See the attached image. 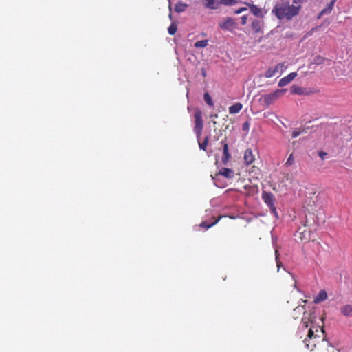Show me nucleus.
<instances>
[{"label":"nucleus","instance_id":"4","mask_svg":"<svg viewBox=\"0 0 352 352\" xmlns=\"http://www.w3.org/2000/svg\"><path fill=\"white\" fill-rule=\"evenodd\" d=\"M319 337V336L314 334L313 327H311L308 331L307 338L303 340L305 346L307 349L312 351L314 349V347L316 346L315 340Z\"/></svg>","mask_w":352,"mask_h":352},{"label":"nucleus","instance_id":"14","mask_svg":"<svg viewBox=\"0 0 352 352\" xmlns=\"http://www.w3.org/2000/svg\"><path fill=\"white\" fill-rule=\"evenodd\" d=\"M290 91L292 94H298V95H306L308 94L305 88L300 87L298 85H293L290 87Z\"/></svg>","mask_w":352,"mask_h":352},{"label":"nucleus","instance_id":"40","mask_svg":"<svg viewBox=\"0 0 352 352\" xmlns=\"http://www.w3.org/2000/svg\"><path fill=\"white\" fill-rule=\"evenodd\" d=\"M326 155V153H322V152H321V153H320V156L321 157H322V156H324V155Z\"/></svg>","mask_w":352,"mask_h":352},{"label":"nucleus","instance_id":"9","mask_svg":"<svg viewBox=\"0 0 352 352\" xmlns=\"http://www.w3.org/2000/svg\"><path fill=\"white\" fill-rule=\"evenodd\" d=\"M221 144L223 146V157H222V162L223 164H226L229 160L231 157V155L229 152V147L228 143L224 141H221Z\"/></svg>","mask_w":352,"mask_h":352},{"label":"nucleus","instance_id":"12","mask_svg":"<svg viewBox=\"0 0 352 352\" xmlns=\"http://www.w3.org/2000/svg\"><path fill=\"white\" fill-rule=\"evenodd\" d=\"M245 4L249 7L251 12L254 16H258V17H263V13L262 10L260 8H258L257 6H256L254 4H250L247 2H245Z\"/></svg>","mask_w":352,"mask_h":352},{"label":"nucleus","instance_id":"38","mask_svg":"<svg viewBox=\"0 0 352 352\" xmlns=\"http://www.w3.org/2000/svg\"><path fill=\"white\" fill-rule=\"evenodd\" d=\"M305 309V307L304 306L301 307L300 308L299 307H297L296 309H294V311H297L298 310H304Z\"/></svg>","mask_w":352,"mask_h":352},{"label":"nucleus","instance_id":"35","mask_svg":"<svg viewBox=\"0 0 352 352\" xmlns=\"http://www.w3.org/2000/svg\"><path fill=\"white\" fill-rule=\"evenodd\" d=\"M245 10H247V8L242 7V8H239L238 10H236L234 11V14H241V12H244Z\"/></svg>","mask_w":352,"mask_h":352},{"label":"nucleus","instance_id":"43","mask_svg":"<svg viewBox=\"0 0 352 352\" xmlns=\"http://www.w3.org/2000/svg\"><path fill=\"white\" fill-rule=\"evenodd\" d=\"M169 17H170V19L172 18V14L171 13L169 14Z\"/></svg>","mask_w":352,"mask_h":352},{"label":"nucleus","instance_id":"24","mask_svg":"<svg viewBox=\"0 0 352 352\" xmlns=\"http://www.w3.org/2000/svg\"><path fill=\"white\" fill-rule=\"evenodd\" d=\"M218 221L219 219L215 220L214 222L211 223H208L206 221H203L200 223L199 226L206 229H208L214 226Z\"/></svg>","mask_w":352,"mask_h":352},{"label":"nucleus","instance_id":"28","mask_svg":"<svg viewBox=\"0 0 352 352\" xmlns=\"http://www.w3.org/2000/svg\"><path fill=\"white\" fill-rule=\"evenodd\" d=\"M208 45V41L207 40H201L199 41H197L195 43V47H205Z\"/></svg>","mask_w":352,"mask_h":352},{"label":"nucleus","instance_id":"30","mask_svg":"<svg viewBox=\"0 0 352 352\" xmlns=\"http://www.w3.org/2000/svg\"><path fill=\"white\" fill-rule=\"evenodd\" d=\"M206 6L210 9H216L217 7L214 6L215 1L214 0H205Z\"/></svg>","mask_w":352,"mask_h":352},{"label":"nucleus","instance_id":"18","mask_svg":"<svg viewBox=\"0 0 352 352\" xmlns=\"http://www.w3.org/2000/svg\"><path fill=\"white\" fill-rule=\"evenodd\" d=\"M337 0H331V2L325 8H324L321 12L320 15L327 14L331 12L333 9L334 5Z\"/></svg>","mask_w":352,"mask_h":352},{"label":"nucleus","instance_id":"21","mask_svg":"<svg viewBox=\"0 0 352 352\" xmlns=\"http://www.w3.org/2000/svg\"><path fill=\"white\" fill-rule=\"evenodd\" d=\"M278 67H270L267 69V71L265 73V78H272L274 76H275L276 74H278Z\"/></svg>","mask_w":352,"mask_h":352},{"label":"nucleus","instance_id":"33","mask_svg":"<svg viewBox=\"0 0 352 352\" xmlns=\"http://www.w3.org/2000/svg\"><path fill=\"white\" fill-rule=\"evenodd\" d=\"M275 67H278V72L280 74H281L285 69V65L284 63H279L275 66Z\"/></svg>","mask_w":352,"mask_h":352},{"label":"nucleus","instance_id":"29","mask_svg":"<svg viewBox=\"0 0 352 352\" xmlns=\"http://www.w3.org/2000/svg\"><path fill=\"white\" fill-rule=\"evenodd\" d=\"M325 60V58L324 57H322L320 56H317L314 59V63L316 65H321L323 64Z\"/></svg>","mask_w":352,"mask_h":352},{"label":"nucleus","instance_id":"7","mask_svg":"<svg viewBox=\"0 0 352 352\" xmlns=\"http://www.w3.org/2000/svg\"><path fill=\"white\" fill-rule=\"evenodd\" d=\"M315 316L314 314L304 312V316L301 320V325L302 328L307 329L309 327V324L313 322V320Z\"/></svg>","mask_w":352,"mask_h":352},{"label":"nucleus","instance_id":"41","mask_svg":"<svg viewBox=\"0 0 352 352\" xmlns=\"http://www.w3.org/2000/svg\"><path fill=\"white\" fill-rule=\"evenodd\" d=\"M214 179H215L214 183H215V184H217V178H214ZM216 185H217V186H219V185H217V184H216Z\"/></svg>","mask_w":352,"mask_h":352},{"label":"nucleus","instance_id":"27","mask_svg":"<svg viewBox=\"0 0 352 352\" xmlns=\"http://www.w3.org/2000/svg\"><path fill=\"white\" fill-rule=\"evenodd\" d=\"M177 30V27L175 24L172 23L168 28V32L170 35H174Z\"/></svg>","mask_w":352,"mask_h":352},{"label":"nucleus","instance_id":"11","mask_svg":"<svg viewBox=\"0 0 352 352\" xmlns=\"http://www.w3.org/2000/svg\"><path fill=\"white\" fill-rule=\"evenodd\" d=\"M243 157L245 163L247 165L252 164L255 160L254 155L253 154L252 151L250 148H248L245 150Z\"/></svg>","mask_w":352,"mask_h":352},{"label":"nucleus","instance_id":"20","mask_svg":"<svg viewBox=\"0 0 352 352\" xmlns=\"http://www.w3.org/2000/svg\"><path fill=\"white\" fill-rule=\"evenodd\" d=\"M341 313L346 316H352V305H346L340 308Z\"/></svg>","mask_w":352,"mask_h":352},{"label":"nucleus","instance_id":"42","mask_svg":"<svg viewBox=\"0 0 352 352\" xmlns=\"http://www.w3.org/2000/svg\"><path fill=\"white\" fill-rule=\"evenodd\" d=\"M171 9H172V8H171V5L170 4V5H169V10H170V11H171Z\"/></svg>","mask_w":352,"mask_h":352},{"label":"nucleus","instance_id":"31","mask_svg":"<svg viewBox=\"0 0 352 352\" xmlns=\"http://www.w3.org/2000/svg\"><path fill=\"white\" fill-rule=\"evenodd\" d=\"M279 253L278 250L277 249L275 250V257H276V262L278 267V271L279 270L280 267L283 265L282 263L280 261L279 258Z\"/></svg>","mask_w":352,"mask_h":352},{"label":"nucleus","instance_id":"19","mask_svg":"<svg viewBox=\"0 0 352 352\" xmlns=\"http://www.w3.org/2000/svg\"><path fill=\"white\" fill-rule=\"evenodd\" d=\"M188 8V5L182 1H179L175 4V11L177 13L184 12Z\"/></svg>","mask_w":352,"mask_h":352},{"label":"nucleus","instance_id":"5","mask_svg":"<svg viewBox=\"0 0 352 352\" xmlns=\"http://www.w3.org/2000/svg\"><path fill=\"white\" fill-rule=\"evenodd\" d=\"M307 226L304 223L302 227H299L296 231V236L301 241H309L311 239V230L307 228Z\"/></svg>","mask_w":352,"mask_h":352},{"label":"nucleus","instance_id":"22","mask_svg":"<svg viewBox=\"0 0 352 352\" xmlns=\"http://www.w3.org/2000/svg\"><path fill=\"white\" fill-rule=\"evenodd\" d=\"M243 188L247 190L248 195H252L258 191L257 187L254 186L245 185Z\"/></svg>","mask_w":352,"mask_h":352},{"label":"nucleus","instance_id":"15","mask_svg":"<svg viewBox=\"0 0 352 352\" xmlns=\"http://www.w3.org/2000/svg\"><path fill=\"white\" fill-rule=\"evenodd\" d=\"M327 298V294L325 290L322 289L318 292L317 296L314 300V302L318 304L320 303V302L325 300Z\"/></svg>","mask_w":352,"mask_h":352},{"label":"nucleus","instance_id":"36","mask_svg":"<svg viewBox=\"0 0 352 352\" xmlns=\"http://www.w3.org/2000/svg\"><path fill=\"white\" fill-rule=\"evenodd\" d=\"M248 16L246 15H243L241 17V24L245 25L247 23Z\"/></svg>","mask_w":352,"mask_h":352},{"label":"nucleus","instance_id":"25","mask_svg":"<svg viewBox=\"0 0 352 352\" xmlns=\"http://www.w3.org/2000/svg\"><path fill=\"white\" fill-rule=\"evenodd\" d=\"M219 3L224 6H231L236 4L237 1L236 0H220Z\"/></svg>","mask_w":352,"mask_h":352},{"label":"nucleus","instance_id":"16","mask_svg":"<svg viewBox=\"0 0 352 352\" xmlns=\"http://www.w3.org/2000/svg\"><path fill=\"white\" fill-rule=\"evenodd\" d=\"M234 24V20L232 18H227L219 25L222 29L230 30Z\"/></svg>","mask_w":352,"mask_h":352},{"label":"nucleus","instance_id":"1","mask_svg":"<svg viewBox=\"0 0 352 352\" xmlns=\"http://www.w3.org/2000/svg\"><path fill=\"white\" fill-rule=\"evenodd\" d=\"M304 0H278L272 10V13L279 20L290 21L298 16Z\"/></svg>","mask_w":352,"mask_h":352},{"label":"nucleus","instance_id":"26","mask_svg":"<svg viewBox=\"0 0 352 352\" xmlns=\"http://www.w3.org/2000/svg\"><path fill=\"white\" fill-rule=\"evenodd\" d=\"M204 101L209 105V106H213L212 100L210 96V94L206 92L204 95Z\"/></svg>","mask_w":352,"mask_h":352},{"label":"nucleus","instance_id":"8","mask_svg":"<svg viewBox=\"0 0 352 352\" xmlns=\"http://www.w3.org/2000/svg\"><path fill=\"white\" fill-rule=\"evenodd\" d=\"M297 76L296 72H292L287 76L282 78L278 82V86L282 87L288 85Z\"/></svg>","mask_w":352,"mask_h":352},{"label":"nucleus","instance_id":"6","mask_svg":"<svg viewBox=\"0 0 352 352\" xmlns=\"http://www.w3.org/2000/svg\"><path fill=\"white\" fill-rule=\"evenodd\" d=\"M262 199L264 202L272 209L275 210L274 197L272 193L264 191L262 194Z\"/></svg>","mask_w":352,"mask_h":352},{"label":"nucleus","instance_id":"32","mask_svg":"<svg viewBox=\"0 0 352 352\" xmlns=\"http://www.w3.org/2000/svg\"><path fill=\"white\" fill-rule=\"evenodd\" d=\"M294 164V158L293 154L292 153V154H290L287 162H285V166H290L293 165Z\"/></svg>","mask_w":352,"mask_h":352},{"label":"nucleus","instance_id":"39","mask_svg":"<svg viewBox=\"0 0 352 352\" xmlns=\"http://www.w3.org/2000/svg\"><path fill=\"white\" fill-rule=\"evenodd\" d=\"M201 73H202V76H203L204 77H205V76H206V71H205V69H202V72H201Z\"/></svg>","mask_w":352,"mask_h":352},{"label":"nucleus","instance_id":"10","mask_svg":"<svg viewBox=\"0 0 352 352\" xmlns=\"http://www.w3.org/2000/svg\"><path fill=\"white\" fill-rule=\"evenodd\" d=\"M264 26V21L263 20L254 19L252 22V29L254 33H259L262 32Z\"/></svg>","mask_w":352,"mask_h":352},{"label":"nucleus","instance_id":"37","mask_svg":"<svg viewBox=\"0 0 352 352\" xmlns=\"http://www.w3.org/2000/svg\"><path fill=\"white\" fill-rule=\"evenodd\" d=\"M300 135L299 131H294L292 132V138H296Z\"/></svg>","mask_w":352,"mask_h":352},{"label":"nucleus","instance_id":"17","mask_svg":"<svg viewBox=\"0 0 352 352\" xmlns=\"http://www.w3.org/2000/svg\"><path fill=\"white\" fill-rule=\"evenodd\" d=\"M243 108V105L240 102H236L234 104L230 106L229 107V113L230 114H236L241 111Z\"/></svg>","mask_w":352,"mask_h":352},{"label":"nucleus","instance_id":"23","mask_svg":"<svg viewBox=\"0 0 352 352\" xmlns=\"http://www.w3.org/2000/svg\"><path fill=\"white\" fill-rule=\"evenodd\" d=\"M198 142H199V148L203 151H206V148H207V146L208 145V142H209V136H206L202 142H199V139L198 140Z\"/></svg>","mask_w":352,"mask_h":352},{"label":"nucleus","instance_id":"34","mask_svg":"<svg viewBox=\"0 0 352 352\" xmlns=\"http://www.w3.org/2000/svg\"><path fill=\"white\" fill-rule=\"evenodd\" d=\"M250 122L248 121L245 122L242 125V129L244 131H248L250 129Z\"/></svg>","mask_w":352,"mask_h":352},{"label":"nucleus","instance_id":"13","mask_svg":"<svg viewBox=\"0 0 352 352\" xmlns=\"http://www.w3.org/2000/svg\"><path fill=\"white\" fill-rule=\"evenodd\" d=\"M220 175L223 176L228 179H232L234 177V171L228 168H223L216 175V177Z\"/></svg>","mask_w":352,"mask_h":352},{"label":"nucleus","instance_id":"2","mask_svg":"<svg viewBox=\"0 0 352 352\" xmlns=\"http://www.w3.org/2000/svg\"><path fill=\"white\" fill-rule=\"evenodd\" d=\"M286 91V89H276L273 92L262 96L261 99L265 104L268 107L280 98Z\"/></svg>","mask_w":352,"mask_h":352},{"label":"nucleus","instance_id":"3","mask_svg":"<svg viewBox=\"0 0 352 352\" xmlns=\"http://www.w3.org/2000/svg\"><path fill=\"white\" fill-rule=\"evenodd\" d=\"M195 117V127L194 131L196 134L197 140L200 139L202 130L204 128V122L202 120V112L200 109H197L194 113Z\"/></svg>","mask_w":352,"mask_h":352}]
</instances>
